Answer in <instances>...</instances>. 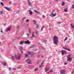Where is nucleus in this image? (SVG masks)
Here are the masks:
<instances>
[{
    "mask_svg": "<svg viewBox=\"0 0 74 74\" xmlns=\"http://www.w3.org/2000/svg\"><path fill=\"white\" fill-rule=\"evenodd\" d=\"M53 41L54 42V44L57 45L58 43L59 42L58 41V38L56 36H54L53 37Z\"/></svg>",
    "mask_w": 74,
    "mask_h": 74,
    "instance_id": "1",
    "label": "nucleus"
},
{
    "mask_svg": "<svg viewBox=\"0 0 74 74\" xmlns=\"http://www.w3.org/2000/svg\"><path fill=\"white\" fill-rule=\"evenodd\" d=\"M21 54L18 53V56H17V55H15L14 57V56H12V60H14V59H17L18 58V60H19L20 59H21Z\"/></svg>",
    "mask_w": 74,
    "mask_h": 74,
    "instance_id": "2",
    "label": "nucleus"
},
{
    "mask_svg": "<svg viewBox=\"0 0 74 74\" xmlns=\"http://www.w3.org/2000/svg\"><path fill=\"white\" fill-rule=\"evenodd\" d=\"M70 57H71V55H69L68 56H67V58H68L67 61H68L69 62H71L72 60L71 58Z\"/></svg>",
    "mask_w": 74,
    "mask_h": 74,
    "instance_id": "3",
    "label": "nucleus"
},
{
    "mask_svg": "<svg viewBox=\"0 0 74 74\" xmlns=\"http://www.w3.org/2000/svg\"><path fill=\"white\" fill-rule=\"evenodd\" d=\"M60 73L61 74H65L66 70L64 69L60 70Z\"/></svg>",
    "mask_w": 74,
    "mask_h": 74,
    "instance_id": "4",
    "label": "nucleus"
},
{
    "mask_svg": "<svg viewBox=\"0 0 74 74\" xmlns=\"http://www.w3.org/2000/svg\"><path fill=\"white\" fill-rule=\"evenodd\" d=\"M57 15V14L56 13H55L53 14V11L52 12L51 14L50 15V16H56Z\"/></svg>",
    "mask_w": 74,
    "mask_h": 74,
    "instance_id": "5",
    "label": "nucleus"
},
{
    "mask_svg": "<svg viewBox=\"0 0 74 74\" xmlns=\"http://www.w3.org/2000/svg\"><path fill=\"white\" fill-rule=\"evenodd\" d=\"M66 53H67V52L65 50H62V55H64L66 54Z\"/></svg>",
    "mask_w": 74,
    "mask_h": 74,
    "instance_id": "6",
    "label": "nucleus"
},
{
    "mask_svg": "<svg viewBox=\"0 0 74 74\" xmlns=\"http://www.w3.org/2000/svg\"><path fill=\"white\" fill-rule=\"evenodd\" d=\"M11 26H10L9 27L7 28L6 29V32H8L9 31H10V29H11Z\"/></svg>",
    "mask_w": 74,
    "mask_h": 74,
    "instance_id": "7",
    "label": "nucleus"
},
{
    "mask_svg": "<svg viewBox=\"0 0 74 74\" xmlns=\"http://www.w3.org/2000/svg\"><path fill=\"white\" fill-rule=\"evenodd\" d=\"M38 70V68H36L34 69V72H36Z\"/></svg>",
    "mask_w": 74,
    "mask_h": 74,
    "instance_id": "8",
    "label": "nucleus"
},
{
    "mask_svg": "<svg viewBox=\"0 0 74 74\" xmlns=\"http://www.w3.org/2000/svg\"><path fill=\"white\" fill-rule=\"evenodd\" d=\"M29 14L30 15H32V14H33V13L32 10H29Z\"/></svg>",
    "mask_w": 74,
    "mask_h": 74,
    "instance_id": "9",
    "label": "nucleus"
},
{
    "mask_svg": "<svg viewBox=\"0 0 74 74\" xmlns=\"http://www.w3.org/2000/svg\"><path fill=\"white\" fill-rule=\"evenodd\" d=\"M27 1L28 2L29 5L30 7H32V6H33L30 3V2L29 1V0H27Z\"/></svg>",
    "mask_w": 74,
    "mask_h": 74,
    "instance_id": "10",
    "label": "nucleus"
},
{
    "mask_svg": "<svg viewBox=\"0 0 74 74\" xmlns=\"http://www.w3.org/2000/svg\"><path fill=\"white\" fill-rule=\"evenodd\" d=\"M64 49H66V50H67V51H71V50H70V49L68 48H67L66 47H64Z\"/></svg>",
    "mask_w": 74,
    "mask_h": 74,
    "instance_id": "11",
    "label": "nucleus"
},
{
    "mask_svg": "<svg viewBox=\"0 0 74 74\" xmlns=\"http://www.w3.org/2000/svg\"><path fill=\"white\" fill-rule=\"evenodd\" d=\"M4 8L8 11H10V8L5 7Z\"/></svg>",
    "mask_w": 74,
    "mask_h": 74,
    "instance_id": "12",
    "label": "nucleus"
},
{
    "mask_svg": "<svg viewBox=\"0 0 74 74\" xmlns=\"http://www.w3.org/2000/svg\"><path fill=\"white\" fill-rule=\"evenodd\" d=\"M24 42H25V41H21L20 42L19 44L20 45H22Z\"/></svg>",
    "mask_w": 74,
    "mask_h": 74,
    "instance_id": "13",
    "label": "nucleus"
},
{
    "mask_svg": "<svg viewBox=\"0 0 74 74\" xmlns=\"http://www.w3.org/2000/svg\"><path fill=\"white\" fill-rule=\"evenodd\" d=\"M28 54H29V55H33L34 54V53L33 52L30 53V52H28Z\"/></svg>",
    "mask_w": 74,
    "mask_h": 74,
    "instance_id": "14",
    "label": "nucleus"
},
{
    "mask_svg": "<svg viewBox=\"0 0 74 74\" xmlns=\"http://www.w3.org/2000/svg\"><path fill=\"white\" fill-rule=\"evenodd\" d=\"M25 44H30V42L29 40H27L24 42Z\"/></svg>",
    "mask_w": 74,
    "mask_h": 74,
    "instance_id": "15",
    "label": "nucleus"
},
{
    "mask_svg": "<svg viewBox=\"0 0 74 74\" xmlns=\"http://www.w3.org/2000/svg\"><path fill=\"white\" fill-rule=\"evenodd\" d=\"M44 62V61L43 60L42 62V63L41 66L40 65L39 67V69H40V68H41V67H42V66H43V63Z\"/></svg>",
    "mask_w": 74,
    "mask_h": 74,
    "instance_id": "16",
    "label": "nucleus"
},
{
    "mask_svg": "<svg viewBox=\"0 0 74 74\" xmlns=\"http://www.w3.org/2000/svg\"><path fill=\"white\" fill-rule=\"evenodd\" d=\"M32 61L31 60H29V62H27L28 64H32Z\"/></svg>",
    "mask_w": 74,
    "mask_h": 74,
    "instance_id": "17",
    "label": "nucleus"
},
{
    "mask_svg": "<svg viewBox=\"0 0 74 74\" xmlns=\"http://www.w3.org/2000/svg\"><path fill=\"white\" fill-rule=\"evenodd\" d=\"M40 62H41V60H38V61H37V62H36V64H39V63Z\"/></svg>",
    "mask_w": 74,
    "mask_h": 74,
    "instance_id": "18",
    "label": "nucleus"
},
{
    "mask_svg": "<svg viewBox=\"0 0 74 74\" xmlns=\"http://www.w3.org/2000/svg\"><path fill=\"white\" fill-rule=\"evenodd\" d=\"M21 26H24V25H25V22H24L23 23H21Z\"/></svg>",
    "mask_w": 74,
    "mask_h": 74,
    "instance_id": "19",
    "label": "nucleus"
},
{
    "mask_svg": "<svg viewBox=\"0 0 74 74\" xmlns=\"http://www.w3.org/2000/svg\"><path fill=\"white\" fill-rule=\"evenodd\" d=\"M34 32H33L32 33V36L33 37H36L34 36Z\"/></svg>",
    "mask_w": 74,
    "mask_h": 74,
    "instance_id": "20",
    "label": "nucleus"
},
{
    "mask_svg": "<svg viewBox=\"0 0 74 74\" xmlns=\"http://www.w3.org/2000/svg\"><path fill=\"white\" fill-rule=\"evenodd\" d=\"M44 28H45V26H43L42 27V28H41V29L40 30L41 32V31H42V30H43V29H44Z\"/></svg>",
    "mask_w": 74,
    "mask_h": 74,
    "instance_id": "21",
    "label": "nucleus"
},
{
    "mask_svg": "<svg viewBox=\"0 0 74 74\" xmlns=\"http://www.w3.org/2000/svg\"><path fill=\"white\" fill-rule=\"evenodd\" d=\"M41 48H42V49H43L44 50H45V47H43L41 46H40Z\"/></svg>",
    "mask_w": 74,
    "mask_h": 74,
    "instance_id": "22",
    "label": "nucleus"
},
{
    "mask_svg": "<svg viewBox=\"0 0 74 74\" xmlns=\"http://www.w3.org/2000/svg\"><path fill=\"white\" fill-rule=\"evenodd\" d=\"M62 6H64V5L65 4V3H64V2H62Z\"/></svg>",
    "mask_w": 74,
    "mask_h": 74,
    "instance_id": "23",
    "label": "nucleus"
},
{
    "mask_svg": "<svg viewBox=\"0 0 74 74\" xmlns=\"http://www.w3.org/2000/svg\"><path fill=\"white\" fill-rule=\"evenodd\" d=\"M34 12H36V13L37 14H39V13L38 12H37V11L36 10H35L34 11Z\"/></svg>",
    "mask_w": 74,
    "mask_h": 74,
    "instance_id": "24",
    "label": "nucleus"
},
{
    "mask_svg": "<svg viewBox=\"0 0 74 74\" xmlns=\"http://www.w3.org/2000/svg\"><path fill=\"white\" fill-rule=\"evenodd\" d=\"M71 27H72L73 28H74V26L73 25V24H71Z\"/></svg>",
    "mask_w": 74,
    "mask_h": 74,
    "instance_id": "25",
    "label": "nucleus"
},
{
    "mask_svg": "<svg viewBox=\"0 0 74 74\" xmlns=\"http://www.w3.org/2000/svg\"><path fill=\"white\" fill-rule=\"evenodd\" d=\"M35 34H36V35H38V31H35Z\"/></svg>",
    "mask_w": 74,
    "mask_h": 74,
    "instance_id": "26",
    "label": "nucleus"
},
{
    "mask_svg": "<svg viewBox=\"0 0 74 74\" xmlns=\"http://www.w3.org/2000/svg\"><path fill=\"white\" fill-rule=\"evenodd\" d=\"M28 56H29V55L25 54V58H27V57H28Z\"/></svg>",
    "mask_w": 74,
    "mask_h": 74,
    "instance_id": "27",
    "label": "nucleus"
},
{
    "mask_svg": "<svg viewBox=\"0 0 74 74\" xmlns=\"http://www.w3.org/2000/svg\"><path fill=\"white\" fill-rule=\"evenodd\" d=\"M64 11L65 12H68V10H67V9H64Z\"/></svg>",
    "mask_w": 74,
    "mask_h": 74,
    "instance_id": "28",
    "label": "nucleus"
},
{
    "mask_svg": "<svg viewBox=\"0 0 74 74\" xmlns=\"http://www.w3.org/2000/svg\"><path fill=\"white\" fill-rule=\"evenodd\" d=\"M34 47H35V45H33L32 46H30V48H34Z\"/></svg>",
    "mask_w": 74,
    "mask_h": 74,
    "instance_id": "29",
    "label": "nucleus"
},
{
    "mask_svg": "<svg viewBox=\"0 0 74 74\" xmlns=\"http://www.w3.org/2000/svg\"><path fill=\"white\" fill-rule=\"evenodd\" d=\"M3 11H0V15H2V14H3Z\"/></svg>",
    "mask_w": 74,
    "mask_h": 74,
    "instance_id": "30",
    "label": "nucleus"
},
{
    "mask_svg": "<svg viewBox=\"0 0 74 74\" xmlns=\"http://www.w3.org/2000/svg\"><path fill=\"white\" fill-rule=\"evenodd\" d=\"M2 64L3 66H5L6 65V63L5 62H3L2 63Z\"/></svg>",
    "mask_w": 74,
    "mask_h": 74,
    "instance_id": "31",
    "label": "nucleus"
},
{
    "mask_svg": "<svg viewBox=\"0 0 74 74\" xmlns=\"http://www.w3.org/2000/svg\"><path fill=\"white\" fill-rule=\"evenodd\" d=\"M26 19V17H23L22 19V20L23 21V20H25Z\"/></svg>",
    "mask_w": 74,
    "mask_h": 74,
    "instance_id": "32",
    "label": "nucleus"
},
{
    "mask_svg": "<svg viewBox=\"0 0 74 74\" xmlns=\"http://www.w3.org/2000/svg\"><path fill=\"white\" fill-rule=\"evenodd\" d=\"M1 5H3V6H4V4H3V3L1 2Z\"/></svg>",
    "mask_w": 74,
    "mask_h": 74,
    "instance_id": "33",
    "label": "nucleus"
},
{
    "mask_svg": "<svg viewBox=\"0 0 74 74\" xmlns=\"http://www.w3.org/2000/svg\"><path fill=\"white\" fill-rule=\"evenodd\" d=\"M67 38H68L67 37H66L65 38V40H64V41H66V40H67Z\"/></svg>",
    "mask_w": 74,
    "mask_h": 74,
    "instance_id": "34",
    "label": "nucleus"
},
{
    "mask_svg": "<svg viewBox=\"0 0 74 74\" xmlns=\"http://www.w3.org/2000/svg\"><path fill=\"white\" fill-rule=\"evenodd\" d=\"M28 67L29 69H31V68H32V66H29Z\"/></svg>",
    "mask_w": 74,
    "mask_h": 74,
    "instance_id": "35",
    "label": "nucleus"
},
{
    "mask_svg": "<svg viewBox=\"0 0 74 74\" xmlns=\"http://www.w3.org/2000/svg\"><path fill=\"white\" fill-rule=\"evenodd\" d=\"M25 26H29V24H27L25 25Z\"/></svg>",
    "mask_w": 74,
    "mask_h": 74,
    "instance_id": "36",
    "label": "nucleus"
},
{
    "mask_svg": "<svg viewBox=\"0 0 74 74\" xmlns=\"http://www.w3.org/2000/svg\"><path fill=\"white\" fill-rule=\"evenodd\" d=\"M29 20L28 19H27V20L26 21V22H29Z\"/></svg>",
    "mask_w": 74,
    "mask_h": 74,
    "instance_id": "37",
    "label": "nucleus"
},
{
    "mask_svg": "<svg viewBox=\"0 0 74 74\" xmlns=\"http://www.w3.org/2000/svg\"><path fill=\"white\" fill-rule=\"evenodd\" d=\"M72 8L73 9H74V4H73V5H72Z\"/></svg>",
    "mask_w": 74,
    "mask_h": 74,
    "instance_id": "38",
    "label": "nucleus"
},
{
    "mask_svg": "<svg viewBox=\"0 0 74 74\" xmlns=\"http://www.w3.org/2000/svg\"><path fill=\"white\" fill-rule=\"evenodd\" d=\"M33 22H34L35 23H36V20H33Z\"/></svg>",
    "mask_w": 74,
    "mask_h": 74,
    "instance_id": "39",
    "label": "nucleus"
},
{
    "mask_svg": "<svg viewBox=\"0 0 74 74\" xmlns=\"http://www.w3.org/2000/svg\"><path fill=\"white\" fill-rule=\"evenodd\" d=\"M14 41H15V40H14V39H12V40L11 42H14Z\"/></svg>",
    "mask_w": 74,
    "mask_h": 74,
    "instance_id": "40",
    "label": "nucleus"
},
{
    "mask_svg": "<svg viewBox=\"0 0 74 74\" xmlns=\"http://www.w3.org/2000/svg\"><path fill=\"white\" fill-rule=\"evenodd\" d=\"M14 48L15 49V50H16V47H15V46H14Z\"/></svg>",
    "mask_w": 74,
    "mask_h": 74,
    "instance_id": "41",
    "label": "nucleus"
},
{
    "mask_svg": "<svg viewBox=\"0 0 74 74\" xmlns=\"http://www.w3.org/2000/svg\"><path fill=\"white\" fill-rule=\"evenodd\" d=\"M42 18H45V16L43 15L42 16Z\"/></svg>",
    "mask_w": 74,
    "mask_h": 74,
    "instance_id": "42",
    "label": "nucleus"
},
{
    "mask_svg": "<svg viewBox=\"0 0 74 74\" xmlns=\"http://www.w3.org/2000/svg\"><path fill=\"white\" fill-rule=\"evenodd\" d=\"M31 56H32V58H34L35 56L34 55H33H33H31Z\"/></svg>",
    "mask_w": 74,
    "mask_h": 74,
    "instance_id": "43",
    "label": "nucleus"
},
{
    "mask_svg": "<svg viewBox=\"0 0 74 74\" xmlns=\"http://www.w3.org/2000/svg\"><path fill=\"white\" fill-rule=\"evenodd\" d=\"M52 71H53V70H52V69L50 71V72L51 73V72H52Z\"/></svg>",
    "mask_w": 74,
    "mask_h": 74,
    "instance_id": "44",
    "label": "nucleus"
},
{
    "mask_svg": "<svg viewBox=\"0 0 74 74\" xmlns=\"http://www.w3.org/2000/svg\"><path fill=\"white\" fill-rule=\"evenodd\" d=\"M26 34L27 35V37H29V36H30V35L28 34Z\"/></svg>",
    "mask_w": 74,
    "mask_h": 74,
    "instance_id": "45",
    "label": "nucleus"
},
{
    "mask_svg": "<svg viewBox=\"0 0 74 74\" xmlns=\"http://www.w3.org/2000/svg\"><path fill=\"white\" fill-rule=\"evenodd\" d=\"M29 60V58H28L27 60H26V62H27V61H28V60Z\"/></svg>",
    "mask_w": 74,
    "mask_h": 74,
    "instance_id": "46",
    "label": "nucleus"
},
{
    "mask_svg": "<svg viewBox=\"0 0 74 74\" xmlns=\"http://www.w3.org/2000/svg\"><path fill=\"white\" fill-rule=\"evenodd\" d=\"M40 57V56L39 55H38L37 56V58H39Z\"/></svg>",
    "mask_w": 74,
    "mask_h": 74,
    "instance_id": "47",
    "label": "nucleus"
},
{
    "mask_svg": "<svg viewBox=\"0 0 74 74\" xmlns=\"http://www.w3.org/2000/svg\"><path fill=\"white\" fill-rule=\"evenodd\" d=\"M19 11H18L16 12L17 14H19Z\"/></svg>",
    "mask_w": 74,
    "mask_h": 74,
    "instance_id": "48",
    "label": "nucleus"
},
{
    "mask_svg": "<svg viewBox=\"0 0 74 74\" xmlns=\"http://www.w3.org/2000/svg\"><path fill=\"white\" fill-rule=\"evenodd\" d=\"M19 26H17V29H19Z\"/></svg>",
    "mask_w": 74,
    "mask_h": 74,
    "instance_id": "49",
    "label": "nucleus"
},
{
    "mask_svg": "<svg viewBox=\"0 0 74 74\" xmlns=\"http://www.w3.org/2000/svg\"><path fill=\"white\" fill-rule=\"evenodd\" d=\"M23 49L22 48H21L20 49V50H21H21H22Z\"/></svg>",
    "mask_w": 74,
    "mask_h": 74,
    "instance_id": "50",
    "label": "nucleus"
},
{
    "mask_svg": "<svg viewBox=\"0 0 74 74\" xmlns=\"http://www.w3.org/2000/svg\"><path fill=\"white\" fill-rule=\"evenodd\" d=\"M49 70V69L48 68H47V71H48V70Z\"/></svg>",
    "mask_w": 74,
    "mask_h": 74,
    "instance_id": "51",
    "label": "nucleus"
},
{
    "mask_svg": "<svg viewBox=\"0 0 74 74\" xmlns=\"http://www.w3.org/2000/svg\"><path fill=\"white\" fill-rule=\"evenodd\" d=\"M73 73H74V71H73L71 73V74H73Z\"/></svg>",
    "mask_w": 74,
    "mask_h": 74,
    "instance_id": "52",
    "label": "nucleus"
},
{
    "mask_svg": "<svg viewBox=\"0 0 74 74\" xmlns=\"http://www.w3.org/2000/svg\"><path fill=\"white\" fill-rule=\"evenodd\" d=\"M43 57H44V56H41V58H43Z\"/></svg>",
    "mask_w": 74,
    "mask_h": 74,
    "instance_id": "53",
    "label": "nucleus"
},
{
    "mask_svg": "<svg viewBox=\"0 0 74 74\" xmlns=\"http://www.w3.org/2000/svg\"><path fill=\"white\" fill-rule=\"evenodd\" d=\"M64 64H65V65H66V64H67V63H65Z\"/></svg>",
    "mask_w": 74,
    "mask_h": 74,
    "instance_id": "54",
    "label": "nucleus"
},
{
    "mask_svg": "<svg viewBox=\"0 0 74 74\" xmlns=\"http://www.w3.org/2000/svg\"><path fill=\"white\" fill-rule=\"evenodd\" d=\"M45 70L46 71H47V68H45Z\"/></svg>",
    "mask_w": 74,
    "mask_h": 74,
    "instance_id": "55",
    "label": "nucleus"
},
{
    "mask_svg": "<svg viewBox=\"0 0 74 74\" xmlns=\"http://www.w3.org/2000/svg\"><path fill=\"white\" fill-rule=\"evenodd\" d=\"M10 45V43H8V45Z\"/></svg>",
    "mask_w": 74,
    "mask_h": 74,
    "instance_id": "56",
    "label": "nucleus"
},
{
    "mask_svg": "<svg viewBox=\"0 0 74 74\" xmlns=\"http://www.w3.org/2000/svg\"><path fill=\"white\" fill-rule=\"evenodd\" d=\"M31 31H29V33H31V32H30Z\"/></svg>",
    "mask_w": 74,
    "mask_h": 74,
    "instance_id": "57",
    "label": "nucleus"
},
{
    "mask_svg": "<svg viewBox=\"0 0 74 74\" xmlns=\"http://www.w3.org/2000/svg\"><path fill=\"white\" fill-rule=\"evenodd\" d=\"M9 70H11V68L10 67L9 68Z\"/></svg>",
    "mask_w": 74,
    "mask_h": 74,
    "instance_id": "58",
    "label": "nucleus"
},
{
    "mask_svg": "<svg viewBox=\"0 0 74 74\" xmlns=\"http://www.w3.org/2000/svg\"><path fill=\"white\" fill-rule=\"evenodd\" d=\"M37 28H38V25H37V27H36Z\"/></svg>",
    "mask_w": 74,
    "mask_h": 74,
    "instance_id": "59",
    "label": "nucleus"
},
{
    "mask_svg": "<svg viewBox=\"0 0 74 74\" xmlns=\"http://www.w3.org/2000/svg\"><path fill=\"white\" fill-rule=\"evenodd\" d=\"M29 31H31V29L30 28H29Z\"/></svg>",
    "mask_w": 74,
    "mask_h": 74,
    "instance_id": "60",
    "label": "nucleus"
},
{
    "mask_svg": "<svg viewBox=\"0 0 74 74\" xmlns=\"http://www.w3.org/2000/svg\"><path fill=\"white\" fill-rule=\"evenodd\" d=\"M11 2L10 1L9 2V4H11Z\"/></svg>",
    "mask_w": 74,
    "mask_h": 74,
    "instance_id": "61",
    "label": "nucleus"
},
{
    "mask_svg": "<svg viewBox=\"0 0 74 74\" xmlns=\"http://www.w3.org/2000/svg\"><path fill=\"white\" fill-rule=\"evenodd\" d=\"M1 33H3V31H1Z\"/></svg>",
    "mask_w": 74,
    "mask_h": 74,
    "instance_id": "62",
    "label": "nucleus"
},
{
    "mask_svg": "<svg viewBox=\"0 0 74 74\" xmlns=\"http://www.w3.org/2000/svg\"><path fill=\"white\" fill-rule=\"evenodd\" d=\"M14 4H15V5L17 4V3H14Z\"/></svg>",
    "mask_w": 74,
    "mask_h": 74,
    "instance_id": "63",
    "label": "nucleus"
},
{
    "mask_svg": "<svg viewBox=\"0 0 74 74\" xmlns=\"http://www.w3.org/2000/svg\"><path fill=\"white\" fill-rule=\"evenodd\" d=\"M19 38H20V37H18L17 38V39H19Z\"/></svg>",
    "mask_w": 74,
    "mask_h": 74,
    "instance_id": "64",
    "label": "nucleus"
}]
</instances>
